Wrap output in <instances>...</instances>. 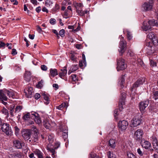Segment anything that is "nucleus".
Masks as SVG:
<instances>
[{
    "label": "nucleus",
    "mask_w": 158,
    "mask_h": 158,
    "mask_svg": "<svg viewBox=\"0 0 158 158\" xmlns=\"http://www.w3.org/2000/svg\"><path fill=\"white\" fill-rule=\"evenodd\" d=\"M126 42L124 40V38L121 36L119 46V48L118 49L120 55H122L125 51L126 48Z\"/></svg>",
    "instance_id": "obj_1"
},
{
    "label": "nucleus",
    "mask_w": 158,
    "mask_h": 158,
    "mask_svg": "<svg viewBox=\"0 0 158 158\" xmlns=\"http://www.w3.org/2000/svg\"><path fill=\"white\" fill-rule=\"evenodd\" d=\"M118 71H120L124 69L127 67V65L125 63V60L122 58L117 59Z\"/></svg>",
    "instance_id": "obj_2"
},
{
    "label": "nucleus",
    "mask_w": 158,
    "mask_h": 158,
    "mask_svg": "<svg viewBox=\"0 0 158 158\" xmlns=\"http://www.w3.org/2000/svg\"><path fill=\"white\" fill-rule=\"evenodd\" d=\"M153 5V1L150 0L149 2H144L142 6V8L144 11H150L152 10Z\"/></svg>",
    "instance_id": "obj_3"
},
{
    "label": "nucleus",
    "mask_w": 158,
    "mask_h": 158,
    "mask_svg": "<svg viewBox=\"0 0 158 158\" xmlns=\"http://www.w3.org/2000/svg\"><path fill=\"white\" fill-rule=\"evenodd\" d=\"M146 53L148 55H151L155 51V46L152 43L150 42H147L146 43Z\"/></svg>",
    "instance_id": "obj_4"
},
{
    "label": "nucleus",
    "mask_w": 158,
    "mask_h": 158,
    "mask_svg": "<svg viewBox=\"0 0 158 158\" xmlns=\"http://www.w3.org/2000/svg\"><path fill=\"white\" fill-rule=\"evenodd\" d=\"M143 134V131L140 129H138L135 132L134 134V137L137 141H140L142 138Z\"/></svg>",
    "instance_id": "obj_5"
},
{
    "label": "nucleus",
    "mask_w": 158,
    "mask_h": 158,
    "mask_svg": "<svg viewBox=\"0 0 158 158\" xmlns=\"http://www.w3.org/2000/svg\"><path fill=\"white\" fill-rule=\"evenodd\" d=\"M21 134L25 140H28L31 137V133L30 130H29L23 129L22 130Z\"/></svg>",
    "instance_id": "obj_6"
},
{
    "label": "nucleus",
    "mask_w": 158,
    "mask_h": 158,
    "mask_svg": "<svg viewBox=\"0 0 158 158\" xmlns=\"http://www.w3.org/2000/svg\"><path fill=\"white\" fill-rule=\"evenodd\" d=\"M43 123L44 127L46 129L49 130H50L52 128L54 127L56 125L55 123L51 121H48L46 119L44 120Z\"/></svg>",
    "instance_id": "obj_7"
},
{
    "label": "nucleus",
    "mask_w": 158,
    "mask_h": 158,
    "mask_svg": "<svg viewBox=\"0 0 158 158\" xmlns=\"http://www.w3.org/2000/svg\"><path fill=\"white\" fill-rule=\"evenodd\" d=\"M128 126V122L125 120L120 121L118 123L119 128L122 131L126 130Z\"/></svg>",
    "instance_id": "obj_8"
},
{
    "label": "nucleus",
    "mask_w": 158,
    "mask_h": 158,
    "mask_svg": "<svg viewBox=\"0 0 158 158\" xmlns=\"http://www.w3.org/2000/svg\"><path fill=\"white\" fill-rule=\"evenodd\" d=\"M149 104V101L147 100L140 102L139 105V108L141 112H143Z\"/></svg>",
    "instance_id": "obj_9"
},
{
    "label": "nucleus",
    "mask_w": 158,
    "mask_h": 158,
    "mask_svg": "<svg viewBox=\"0 0 158 158\" xmlns=\"http://www.w3.org/2000/svg\"><path fill=\"white\" fill-rule=\"evenodd\" d=\"M13 145L18 149H20L23 146L24 143L18 139H15L13 141Z\"/></svg>",
    "instance_id": "obj_10"
},
{
    "label": "nucleus",
    "mask_w": 158,
    "mask_h": 158,
    "mask_svg": "<svg viewBox=\"0 0 158 158\" xmlns=\"http://www.w3.org/2000/svg\"><path fill=\"white\" fill-rule=\"evenodd\" d=\"M145 78L143 77H141L138 79L134 83L133 86V88H136L140 85L143 84L145 82Z\"/></svg>",
    "instance_id": "obj_11"
},
{
    "label": "nucleus",
    "mask_w": 158,
    "mask_h": 158,
    "mask_svg": "<svg viewBox=\"0 0 158 158\" xmlns=\"http://www.w3.org/2000/svg\"><path fill=\"white\" fill-rule=\"evenodd\" d=\"M141 123V120L138 117L134 118L131 120L132 127H135L139 125Z\"/></svg>",
    "instance_id": "obj_12"
},
{
    "label": "nucleus",
    "mask_w": 158,
    "mask_h": 158,
    "mask_svg": "<svg viewBox=\"0 0 158 158\" xmlns=\"http://www.w3.org/2000/svg\"><path fill=\"white\" fill-rule=\"evenodd\" d=\"M1 129L2 131L6 133L7 135H9V125L7 123H4L2 124Z\"/></svg>",
    "instance_id": "obj_13"
},
{
    "label": "nucleus",
    "mask_w": 158,
    "mask_h": 158,
    "mask_svg": "<svg viewBox=\"0 0 158 158\" xmlns=\"http://www.w3.org/2000/svg\"><path fill=\"white\" fill-rule=\"evenodd\" d=\"M140 143L142 146L146 149H148L151 146L150 143L148 141L144 139H142Z\"/></svg>",
    "instance_id": "obj_14"
},
{
    "label": "nucleus",
    "mask_w": 158,
    "mask_h": 158,
    "mask_svg": "<svg viewBox=\"0 0 158 158\" xmlns=\"http://www.w3.org/2000/svg\"><path fill=\"white\" fill-rule=\"evenodd\" d=\"M152 141L153 148L155 150L156 152L158 153V140L156 138L153 137L152 139Z\"/></svg>",
    "instance_id": "obj_15"
},
{
    "label": "nucleus",
    "mask_w": 158,
    "mask_h": 158,
    "mask_svg": "<svg viewBox=\"0 0 158 158\" xmlns=\"http://www.w3.org/2000/svg\"><path fill=\"white\" fill-rule=\"evenodd\" d=\"M32 129H33V130L34 131V134L33 136V140L35 142H37L38 140V131L36 127L34 126H32Z\"/></svg>",
    "instance_id": "obj_16"
},
{
    "label": "nucleus",
    "mask_w": 158,
    "mask_h": 158,
    "mask_svg": "<svg viewBox=\"0 0 158 158\" xmlns=\"http://www.w3.org/2000/svg\"><path fill=\"white\" fill-rule=\"evenodd\" d=\"M7 100V98L4 94L2 90H0V101L5 105L7 104V102H4L3 100L6 101Z\"/></svg>",
    "instance_id": "obj_17"
},
{
    "label": "nucleus",
    "mask_w": 158,
    "mask_h": 158,
    "mask_svg": "<svg viewBox=\"0 0 158 158\" xmlns=\"http://www.w3.org/2000/svg\"><path fill=\"white\" fill-rule=\"evenodd\" d=\"M21 154L17 152H15L10 154V158H21Z\"/></svg>",
    "instance_id": "obj_18"
},
{
    "label": "nucleus",
    "mask_w": 158,
    "mask_h": 158,
    "mask_svg": "<svg viewBox=\"0 0 158 158\" xmlns=\"http://www.w3.org/2000/svg\"><path fill=\"white\" fill-rule=\"evenodd\" d=\"M27 92H25V95L27 98H31L32 97V94L33 92V88L30 87L27 90Z\"/></svg>",
    "instance_id": "obj_19"
},
{
    "label": "nucleus",
    "mask_w": 158,
    "mask_h": 158,
    "mask_svg": "<svg viewBox=\"0 0 158 158\" xmlns=\"http://www.w3.org/2000/svg\"><path fill=\"white\" fill-rule=\"evenodd\" d=\"M148 23L151 27V26H156L158 27V21L155 20L154 19L150 20L148 21Z\"/></svg>",
    "instance_id": "obj_20"
},
{
    "label": "nucleus",
    "mask_w": 158,
    "mask_h": 158,
    "mask_svg": "<svg viewBox=\"0 0 158 158\" xmlns=\"http://www.w3.org/2000/svg\"><path fill=\"white\" fill-rule=\"evenodd\" d=\"M62 131V136L63 138L64 139V141L66 139L68 138V130L66 129V127H64L63 130Z\"/></svg>",
    "instance_id": "obj_21"
},
{
    "label": "nucleus",
    "mask_w": 158,
    "mask_h": 158,
    "mask_svg": "<svg viewBox=\"0 0 158 158\" xmlns=\"http://www.w3.org/2000/svg\"><path fill=\"white\" fill-rule=\"evenodd\" d=\"M24 78L25 80L29 81L31 78V73L29 71H26L24 75Z\"/></svg>",
    "instance_id": "obj_22"
},
{
    "label": "nucleus",
    "mask_w": 158,
    "mask_h": 158,
    "mask_svg": "<svg viewBox=\"0 0 158 158\" xmlns=\"http://www.w3.org/2000/svg\"><path fill=\"white\" fill-rule=\"evenodd\" d=\"M61 72L59 73V75L61 78H62L65 76L67 73V69L66 67H64L63 69H61Z\"/></svg>",
    "instance_id": "obj_23"
},
{
    "label": "nucleus",
    "mask_w": 158,
    "mask_h": 158,
    "mask_svg": "<svg viewBox=\"0 0 158 158\" xmlns=\"http://www.w3.org/2000/svg\"><path fill=\"white\" fill-rule=\"evenodd\" d=\"M33 152L38 158H43V153L39 150L36 149Z\"/></svg>",
    "instance_id": "obj_24"
},
{
    "label": "nucleus",
    "mask_w": 158,
    "mask_h": 158,
    "mask_svg": "<svg viewBox=\"0 0 158 158\" xmlns=\"http://www.w3.org/2000/svg\"><path fill=\"white\" fill-rule=\"evenodd\" d=\"M151 27L149 24H147L145 21H144L143 23V26L142 28L143 30L145 31H148L151 29Z\"/></svg>",
    "instance_id": "obj_25"
},
{
    "label": "nucleus",
    "mask_w": 158,
    "mask_h": 158,
    "mask_svg": "<svg viewBox=\"0 0 158 158\" xmlns=\"http://www.w3.org/2000/svg\"><path fill=\"white\" fill-rule=\"evenodd\" d=\"M42 96L44 99V103L46 104H48L49 103V100L48 98V95L46 94L45 93H44L42 94Z\"/></svg>",
    "instance_id": "obj_26"
},
{
    "label": "nucleus",
    "mask_w": 158,
    "mask_h": 158,
    "mask_svg": "<svg viewBox=\"0 0 158 158\" xmlns=\"http://www.w3.org/2000/svg\"><path fill=\"white\" fill-rule=\"evenodd\" d=\"M50 73L51 76L54 77L57 75V70L56 69H51L50 70Z\"/></svg>",
    "instance_id": "obj_27"
},
{
    "label": "nucleus",
    "mask_w": 158,
    "mask_h": 158,
    "mask_svg": "<svg viewBox=\"0 0 158 158\" xmlns=\"http://www.w3.org/2000/svg\"><path fill=\"white\" fill-rule=\"evenodd\" d=\"M109 146L112 148H114L116 146L115 141L114 139L110 140L109 143Z\"/></svg>",
    "instance_id": "obj_28"
},
{
    "label": "nucleus",
    "mask_w": 158,
    "mask_h": 158,
    "mask_svg": "<svg viewBox=\"0 0 158 158\" xmlns=\"http://www.w3.org/2000/svg\"><path fill=\"white\" fill-rule=\"evenodd\" d=\"M74 6L76 9V10L82 9L83 7V5L81 3H75L74 4Z\"/></svg>",
    "instance_id": "obj_29"
},
{
    "label": "nucleus",
    "mask_w": 158,
    "mask_h": 158,
    "mask_svg": "<svg viewBox=\"0 0 158 158\" xmlns=\"http://www.w3.org/2000/svg\"><path fill=\"white\" fill-rule=\"evenodd\" d=\"M151 40L150 42H152L153 45H157L158 44V41L157 37L155 36Z\"/></svg>",
    "instance_id": "obj_30"
},
{
    "label": "nucleus",
    "mask_w": 158,
    "mask_h": 158,
    "mask_svg": "<svg viewBox=\"0 0 158 158\" xmlns=\"http://www.w3.org/2000/svg\"><path fill=\"white\" fill-rule=\"evenodd\" d=\"M34 121L37 124L40 125L41 124L42 121L40 117L37 116L35 118H33Z\"/></svg>",
    "instance_id": "obj_31"
},
{
    "label": "nucleus",
    "mask_w": 158,
    "mask_h": 158,
    "mask_svg": "<svg viewBox=\"0 0 158 158\" xmlns=\"http://www.w3.org/2000/svg\"><path fill=\"white\" fill-rule=\"evenodd\" d=\"M153 98L156 100L158 98V90L153 89Z\"/></svg>",
    "instance_id": "obj_32"
},
{
    "label": "nucleus",
    "mask_w": 158,
    "mask_h": 158,
    "mask_svg": "<svg viewBox=\"0 0 158 158\" xmlns=\"http://www.w3.org/2000/svg\"><path fill=\"white\" fill-rule=\"evenodd\" d=\"M125 102L119 100L118 104L119 109L120 111H121L123 109V105L124 104Z\"/></svg>",
    "instance_id": "obj_33"
},
{
    "label": "nucleus",
    "mask_w": 158,
    "mask_h": 158,
    "mask_svg": "<svg viewBox=\"0 0 158 158\" xmlns=\"http://www.w3.org/2000/svg\"><path fill=\"white\" fill-rule=\"evenodd\" d=\"M52 2L50 0H46L45 2V5L48 7H50L52 6Z\"/></svg>",
    "instance_id": "obj_34"
},
{
    "label": "nucleus",
    "mask_w": 158,
    "mask_h": 158,
    "mask_svg": "<svg viewBox=\"0 0 158 158\" xmlns=\"http://www.w3.org/2000/svg\"><path fill=\"white\" fill-rule=\"evenodd\" d=\"M107 154L109 158H116V155L110 151L108 152Z\"/></svg>",
    "instance_id": "obj_35"
},
{
    "label": "nucleus",
    "mask_w": 158,
    "mask_h": 158,
    "mask_svg": "<svg viewBox=\"0 0 158 158\" xmlns=\"http://www.w3.org/2000/svg\"><path fill=\"white\" fill-rule=\"evenodd\" d=\"M10 97L13 99H15L17 98V93L13 90L10 89Z\"/></svg>",
    "instance_id": "obj_36"
},
{
    "label": "nucleus",
    "mask_w": 158,
    "mask_h": 158,
    "mask_svg": "<svg viewBox=\"0 0 158 158\" xmlns=\"http://www.w3.org/2000/svg\"><path fill=\"white\" fill-rule=\"evenodd\" d=\"M2 112L3 114L6 115V117L7 118V120H9L10 118H9V119H8V118L9 114L8 110L6 108H3L2 109Z\"/></svg>",
    "instance_id": "obj_37"
},
{
    "label": "nucleus",
    "mask_w": 158,
    "mask_h": 158,
    "mask_svg": "<svg viewBox=\"0 0 158 158\" xmlns=\"http://www.w3.org/2000/svg\"><path fill=\"white\" fill-rule=\"evenodd\" d=\"M66 106V103H63L60 105L56 106V108L59 110H62L64 107H65Z\"/></svg>",
    "instance_id": "obj_38"
},
{
    "label": "nucleus",
    "mask_w": 158,
    "mask_h": 158,
    "mask_svg": "<svg viewBox=\"0 0 158 158\" xmlns=\"http://www.w3.org/2000/svg\"><path fill=\"white\" fill-rule=\"evenodd\" d=\"M128 158H137L136 156L132 152H129L127 154Z\"/></svg>",
    "instance_id": "obj_39"
},
{
    "label": "nucleus",
    "mask_w": 158,
    "mask_h": 158,
    "mask_svg": "<svg viewBox=\"0 0 158 158\" xmlns=\"http://www.w3.org/2000/svg\"><path fill=\"white\" fill-rule=\"evenodd\" d=\"M76 12L77 13L78 15L79 16H83L84 15V12L83 11L82 9L76 10Z\"/></svg>",
    "instance_id": "obj_40"
},
{
    "label": "nucleus",
    "mask_w": 158,
    "mask_h": 158,
    "mask_svg": "<svg viewBox=\"0 0 158 158\" xmlns=\"http://www.w3.org/2000/svg\"><path fill=\"white\" fill-rule=\"evenodd\" d=\"M89 157V158H101L96 154L94 152H92L90 154Z\"/></svg>",
    "instance_id": "obj_41"
},
{
    "label": "nucleus",
    "mask_w": 158,
    "mask_h": 158,
    "mask_svg": "<svg viewBox=\"0 0 158 158\" xmlns=\"http://www.w3.org/2000/svg\"><path fill=\"white\" fill-rule=\"evenodd\" d=\"M32 118L33 117L31 116V114L30 113H27L26 114H25L23 117V118L24 120H27L28 118Z\"/></svg>",
    "instance_id": "obj_42"
},
{
    "label": "nucleus",
    "mask_w": 158,
    "mask_h": 158,
    "mask_svg": "<svg viewBox=\"0 0 158 158\" xmlns=\"http://www.w3.org/2000/svg\"><path fill=\"white\" fill-rule=\"evenodd\" d=\"M70 69L73 72L77 70L78 69V66L77 64L72 65Z\"/></svg>",
    "instance_id": "obj_43"
},
{
    "label": "nucleus",
    "mask_w": 158,
    "mask_h": 158,
    "mask_svg": "<svg viewBox=\"0 0 158 158\" xmlns=\"http://www.w3.org/2000/svg\"><path fill=\"white\" fill-rule=\"evenodd\" d=\"M71 77L73 81L76 82L77 81V77L76 75L72 74L71 75Z\"/></svg>",
    "instance_id": "obj_44"
},
{
    "label": "nucleus",
    "mask_w": 158,
    "mask_h": 158,
    "mask_svg": "<svg viewBox=\"0 0 158 158\" xmlns=\"http://www.w3.org/2000/svg\"><path fill=\"white\" fill-rule=\"evenodd\" d=\"M126 97V94L125 92L122 93L121 97L119 100H122V101L125 102V98Z\"/></svg>",
    "instance_id": "obj_45"
},
{
    "label": "nucleus",
    "mask_w": 158,
    "mask_h": 158,
    "mask_svg": "<svg viewBox=\"0 0 158 158\" xmlns=\"http://www.w3.org/2000/svg\"><path fill=\"white\" fill-rule=\"evenodd\" d=\"M59 8L60 6L58 4H56L55 7L52 8V10L53 12H56L58 11Z\"/></svg>",
    "instance_id": "obj_46"
},
{
    "label": "nucleus",
    "mask_w": 158,
    "mask_h": 158,
    "mask_svg": "<svg viewBox=\"0 0 158 158\" xmlns=\"http://www.w3.org/2000/svg\"><path fill=\"white\" fill-rule=\"evenodd\" d=\"M48 140L49 141L50 143H52L53 140L54 135L52 134L49 135L48 137Z\"/></svg>",
    "instance_id": "obj_47"
},
{
    "label": "nucleus",
    "mask_w": 158,
    "mask_h": 158,
    "mask_svg": "<svg viewBox=\"0 0 158 158\" xmlns=\"http://www.w3.org/2000/svg\"><path fill=\"white\" fill-rule=\"evenodd\" d=\"M44 81L41 80L39 82H38V84L36 85L37 87L38 88L41 89L43 87V83Z\"/></svg>",
    "instance_id": "obj_48"
},
{
    "label": "nucleus",
    "mask_w": 158,
    "mask_h": 158,
    "mask_svg": "<svg viewBox=\"0 0 158 158\" xmlns=\"http://www.w3.org/2000/svg\"><path fill=\"white\" fill-rule=\"evenodd\" d=\"M155 35L152 32H149L147 35V37L151 40L153 37L155 36Z\"/></svg>",
    "instance_id": "obj_49"
},
{
    "label": "nucleus",
    "mask_w": 158,
    "mask_h": 158,
    "mask_svg": "<svg viewBox=\"0 0 158 158\" xmlns=\"http://www.w3.org/2000/svg\"><path fill=\"white\" fill-rule=\"evenodd\" d=\"M65 33V31L63 29H62L59 31V34L61 37H63Z\"/></svg>",
    "instance_id": "obj_50"
},
{
    "label": "nucleus",
    "mask_w": 158,
    "mask_h": 158,
    "mask_svg": "<svg viewBox=\"0 0 158 158\" xmlns=\"http://www.w3.org/2000/svg\"><path fill=\"white\" fill-rule=\"evenodd\" d=\"M127 37L129 40H131L132 38L131 32L128 31H127Z\"/></svg>",
    "instance_id": "obj_51"
},
{
    "label": "nucleus",
    "mask_w": 158,
    "mask_h": 158,
    "mask_svg": "<svg viewBox=\"0 0 158 158\" xmlns=\"http://www.w3.org/2000/svg\"><path fill=\"white\" fill-rule=\"evenodd\" d=\"M51 153H52V157H54L55 156V150L54 149H52L50 148H49L48 149Z\"/></svg>",
    "instance_id": "obj_52"
},
{
    "label": "nucleus",
    "mask_w": 158,
    "mask_h": 158,
    "mask_svg": "<svg viewBox=\"0 0 158 158\" xmlns=\"http://www.w3.org/2000/svg\"><path fill=\"white\" fill-rule=\"evenodd\" d=\"M124 81H125V79H124V78H123V77L121 79V82L120 83V85H121V87L122 88H123V86H124L123 84L124 83Z\"/></svg>",
    "instance_id": "obj_53"
},
{
    "label": "nucleus",
    "mask_w": 158,
    "mask_h": 158,
    "mask_svg": "<svg viewBox=\"0 0 158 158\" xmlns=\"http://www.w3.org/2000/svg\"><path fill=\"white\" fill-rule=\"evenodd\" d=\"M11 54L13 56L17 55V52L16 49L15 48L12 49Z\"/></svg>",
    "instance_id": "obj_54"
},
{
    "label": "nucleus",
    "mask_w": 158,
    "mask_h": 158,
    "mask_svg": "<svg viewBox=\"0 0 158 158\" xmlns=\"http://www.w3.org/2000/svg\"><path fill=\"white\" fill-rule=\"evenodd\" d=\"M36 29L37 31L40 33H41L43 31L41 29V28L38 25L37 26H36Z\"/></svg>",
    "instance_id": "obj_55"
},
{
    "label": "nucleus",
    "mask_w": 158,
    "mask_h": 158,
    "mask_svg": "<svg viewBox=\"0 0 158 158\" xmlns=\"http://www.w3.org/2000/svg\"><path fill=\"white\" fill-rule=\"evenodd\" d=\"M22 108V106H17L15 109V111L19 112Z\"/></svg>",
    "instance_id": "obj_56"
},
{
    "label": "nucleus",
    "mask_w": 158,
    "mask_h": 158,
    "mask_svg": "<svg viewBox=\"0 0 158 158\" xmlns=\"http://www.w3.org/2000/svg\"><path fill=\"white\" fill-rule=\"evenodd\" d=\"M137 152L138 153L140 156H142L143 154V152L141 150V149L140 148H138L137 149Z\"/></svg>",
    "instance_id": "obj_57"
},
{
    "label": "nucleus",
    "mask_w": 158,
    "mask_h": 158,
    "mask_svg": "<svg viewBox=\"0 0 158 158\" xmlns=\"http://www.w3.org/2000/svg\"><path fill=\"white\" fill-rule=\"evenodd\" d=\"M41 68L42 70L45 71H46L48 69L47 66L45 65H41Z\"/></svg>",
    "instance_id": "obj_58"
},
{
    "label": "nucleus",
    "mask_w": 158,
    "mask_h": 158,
    "mask_svg": "<svg viewBox=\"0 0 158 158\" xmlns=\"http://www.w3.org/2000/svg\"><path fill=\"white\" fill-rule=\"evenodd\" d=\"M56 22V20L54 19L51 18L50 20V23L52 25L55 24Z\"/></svg>",
    "instance_id": "obj_59"
},
{
    "label": "nucleus",
    "mask_w": 158,
    "mask_h": 158,
    "mask_svg": "<svg viewBox=\"0 0 158 158\" xmlns=\"http://www.w3.org/2000/svg\"><path fill=\"white\" fill-rule=\"evenodd\" d=\"M150 65L152 66H156V63L155 62L152 61V60H150Z\"/></svg>",
    "instance_id": "obj_60"
},
{
    "label": "nucleus",
    "mask_w": 158,
    "mask_h": 158,
    "mask_svg": "<svg viewBox=\"0 0 158 158\" xmlns=\"http://www.w3.org/2000/svg\"><path fill=\"white\" fill-rule=\"evenodd\" d=\"M40 97V95L39 94L36 93L34 96L35 98L36 99H38Z\"/></svg>",
    "instance_id": "obj_61"
},
{
    "label": "nucleus",
    "mask_w": 158,
    "mask_h": 158,
    "mask_svg": "<svg viewBox=\"0 0 158 158\" xmlns=\"http://www.w3.org/2000/svg\"><path fill=\"white\" fill-rule=\"evenodd\" d=\"M138 62H139L138 63V65L139 66H142L143 64V62L140 59H139L138 60Z\"/></svg>",
    "instance_id": "obj_62"
},
{
    "label": "nucleus",
    "mask_w": 158,
    "mask_h": 158,
    "mask_svg": "<svg viewBox=\"0 0 158 158\" xmlns=\"http://www.w3.org/2000/svg\"><path fill=\"white\" fill-rule=\"evenodd\" d=\"M71 59L73 61H76V57L73 55H71Z\"/></svg>",
    "instance_id": "obj_63"
},
{
    "label": "nucleus",
    "mask_w": 158,
    "mask_h": 158,
    "mask_svg": "<svg viewBox=\"0 0 158 158\" xmlns=\"http://www.w3.org/2000/svg\"><path fill=\"white\" fill-rule=\"evenodd\" d=\"M6 46V44L2 41L0 42V48H4Z\"/></svg>",
    "instance_id": "obj_64"
}]
</instances>
